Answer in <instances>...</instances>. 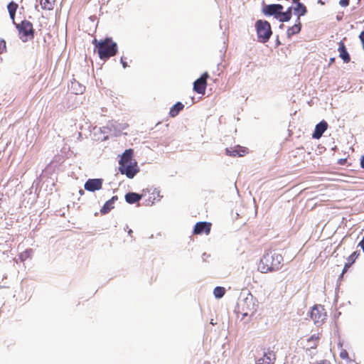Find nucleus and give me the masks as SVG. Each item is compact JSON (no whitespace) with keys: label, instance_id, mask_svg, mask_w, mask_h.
<instances>
[{"label":"nucleus","instance_id":"7","mask_svg":"<svg viewBox=\"0 0 364 364\" xmlns=\"http://www.w3.org/2000/svg\"><path fill=\"white\" fill-rule=\"evenodd\" d=\"M209 75L207 72L204 73L198 79L193 83V90L198 94H205L207 87V79Z\"/></svg>","mask_w":364,"mask_h":364},{"label":"nucleus","instance_id":"12","mask_svg":"<svg viewBox=\"0 0 364 364\" xmlns=\"http://www.w3.org/2000/svg\"><path fill=\"white\" fill-rule=\"evenodd\" d=\"M212 224L208 222H198L193 228V234L201 235L205 233L208 235L210 232Z\"/></svg>","mask_w":364,"mask_h":364},{"label":"nucleus","instance_id":"28","mask_svg":"<svg viewBox=\"0 0 364 364\" xmlns=\"http://www.w3.org/2000/svg\"><path fill=\"white\" fill-rule=\"evenodd\" d=\"M340 358L343 359V360H350L349 355H348V353L345 349H343L340 352Z\"/></svg>","mask_w":364,"mask_h":364},{"label":"nucleus","instance_id":"13","mask_svg":"<svg viewBox=\"0 0 364 364\" xmlns=\"http://www.w3.org/2000/svg\"><path fill=\"white\" fill-rule=\"evenodd\" d=\"M282 9L283 6L281 4H270L264 8V11L265 14L269 16L274 15L277 18H278Z\"/></svg>","mask_w":364,"mask_h":364},{"label":"nucleus","instance_id":"18","mask_svg":"<svg viewBox=\"0 0 364 364\" xmlns=\"http://www.w3.org/2000/svg\"><path fill=\"white\" fill-rule=\"evenodd\" d=\"M117 200V196H114L111 199L108 200L101 208V213L106 214L114 208V203Z\"/></svg>","mask_w":364,"mask_h":364},{"label":"nucleus","instance_id":"35","mask_svg":"<svg viewBox=\"0 0 364 364\" xmlns=\"http://www.w3.org/2000/svg\"><path fill=\"white\" fill-rule=\"evenodd\" d=\"M360 166L364 168V156H363L360 159Z\"/></svg>","mask_w":364,"mask_h":364},{"label":"nucleus","instance_id":"19","mask_svg":"<svg viewBox=\"0 0 364 364\" xmlns=\"http://www.w3.org/2000/svg\"><path fill=\"white\" fill-rule=\"evenodd\" d=\"M141 199V194L136 193H128L125 195L126 202L129 204H134Z\"/></svg>","mask_w":364,"mask_h":364},{"label":"nucleus","instance_id":"27","mask_svg":"<svg viewBox=\"0 0 364 364\" xmlns=\"http://www.w3.org/2000/svg\"><path fill=\"white\" fill-rule=\"evenodd\" d=\"M358 255L359 254L357 253V252H353L348 258V262L352 264L358 257Z\"/></svg>","mask_w":364,"mask_h":364},{"label":"nucleus","instance_id":"11","mask_svg":"<svg viewBox=\"0 0 364 364\" xmlns=\"http://www.w3.org/2000/svg\"><path fill=\"white\" fill-rule=\"evenodd\" d=\"M103 180L101 178L88 179L85 185V190L91 192L100 190L102 187Z\"/></svg>","mask_w":364,"mask_h":364},{"label":"nucleus","instance_id":"33","mask_svg":"<svg viewBox=\"0 0 364 364\" xmlns=\"http://www.w3.org/2000/svg\"><path fill=\"white\" fill-rule=\"evenodd\" d=\"M359 38L362 43L363 46H364V31L360 33Z\"/></svg>","mask_w":364,"mask_h":364},{"label":"nucleus","instance_id":"22","mask_svg":"<svg viewBox=\"0 0 364 364\" xmlns=\"http://www.w3.org/2000/svg\"><path fill=\"white\" fill-rule=\"evenodd\" d=\"M271 353H264L263 357L257 360L256 364H274V359L271 358Z\"/></svg>","mask_w":364,"mask_h":364},{"label":"nucleus","instance_id":"2","mask_svg":"<svg viewBox=\"0 0 364 364\" xmlns=\"http://www.w3.org/2000/svg\"><path fill=\"white\" fill-rule=\"evenodd\" d=\"M283 257L279 254L266 253L261 258L258 264V270L262 273H267L278 270Z\"/></svg>","mask_w":364,"mask_h":364},{"label":"nucleus","instance_id":"34","mask_svg":"<svg viewBox=\"0 0 364 364\" xmlns=\"http://www.w3.org/2000/svg\"><path fill=\"white\" fill-rule=\"evenodd\" d=\"M359 246L363 249V250L364 251V237L363 238V240L360 242L359 243Z\"/></svg>","mask_w":364,"mask_h":364},{"label":"nucleus","instance_id":"20","mask_svg":"<svg viewBox=\"0 0 364 364\" xmlns=\"http://www.w3.org/2000/svg\"><path fill=\"white\" fill-rule=\"evenodd\" d=\"M18 7V4L14 1H11L7 5V9H8L10 18L14 23H15V22H14L15 15H16V12Z\"/></svg>","mask_w":364,"mask_h":364},{"label":"nucleus","instance_id":"3","mask_svg":"<svg viewBox=\"0 0 364 364\" xmlns=\"http://www.w3.org/2000/svg\"><path fill=\"white\" fill-rule=\"evenodd\" d=\"M16 27L22 41L26 42L34 38V28L29 21L23 20L20 23H16Z\"/></svg>","mask_w":364,"mask_h":364},{"label":"nucleus","instance_id":"37","mask_svg":"<svg viewBox=\"0 0 364 364\" xmlns=\"http://www.w3.org/2000/svg\"><path fill=\"white\" fill-rule=\"evenodd\" d=\"M248 315H250V314L248 312H244L243 313V317L247 316Z\"/></svg>","mask_w":364,"mask_h":364},{"label":"nucleus","instance_id":"24","mask_svg":"<svg viewBox=\"0 0 364 364\" xmlns=\"http://www.w3.org/2000/svg\"><path fill=\"white\" fill-rule=\"evenodd\" d=\"M55 0H41L40 4L43 9L52 10Z\"/></svg>","mask_w":364,"mask_h":364},{"label":"nucleus","instance_id":"39","mask_svg":"<svg viewBox=\"0 0 364 364\" xmlns=\"http://www.w3.org/2000/svg\"><path fill=\"white\" fill-rule=\"evenodd\" d=\"M334 61V58H331V62H333Z\"/></svg>","mask_w":364,"mask_h":364},{"label":"nucleus","instance_id":"38","mask_svg":"<svg viewBox=\"0 0 364 364\" xmlns=\"http://www.w3.org/2000/svg\"><path fill=\"white\" fill-rule=\"evenodd\" d=\"M132 232H132V230H129V232H128V233H129V235H132Z\"/></svg>","mask_w":364,"mask_h":364},{"label":"nucleus","instance_id":"6","mask_svg":"<svg viewBox=\"0 0 364 364\" xmlns=\"http://www.w3.org/2000/svg\"><path fill=\"white\" fill-rule=\"evenodd\" d=\"M310 316L315 324H322L327 317L324 306L321 304H317L313 306Z\"/></svg>","mask_w":364,"mask_h":364},{"label":"nucleus","instance_id":"1","mask_svg":"<svg viewBox=\"0 0 364 364\" xmlns=\"http://www.w3.org/2000/svg\"><path fill=\"white\" fill-rule=\"evenodd\" d=\"M92 44L95 46V51L97 53L99 58L102 60H107L114 56L118 50L117 44L112 38H106L100 41L95 38L92 41Z\"/></svg>","mask_w":364,"mask_h":364},{"label":"nucleus","instance_id":"21","mask_svg":"<svg viewBox=\"0 0 364 364\" xmlns=\"http://www.w3.org/2000/svg\"><path fill=\"white\" fill-rule=\"evenodd\" d=\"M183 108L184 105L181 102H178L170 109L169 115L171 117H175Z\"/></svg>","mask_w":364,"mask_h":364},{"label":"nucleus","instance_id":"30","mask_svg":"<svg viewBox=\"0 0 364 364\" xmlns=\"http://www.w3.org/2000/svg\"><path fill=\"white\" fill-rule=\"evenodd\" d=\"M349 3H350V0H340L339 1V4L342 6V7H346L349 5Z\"/></svg>","mask_w":364,"mask_h":364},{"label":"nucleus","instance_id":"16","mask_svg":"<svg viewBox=\"0 0 364 364\" xmlns=\"http://www.w3.org/2000/svg\"><path fill=\"white\" fill-rule=\"evenodd\" d=\"M296 6L292 8L294 9V13L297 16V18L300 19V16H304L307 12L306 7L299 1L294 2Z\"/></svg>","mask_w":364,"mask_h":364},{"label":"nucleus","instance_id":"8","mask_svg":"<svg viewBox=\"0 0 364 364\" xmlns=\"http://www.w3.org/2000/svg\"><path fill=\"white\" fill-rule=\"evenodd\" d=\"M134 151L132 149L125 150L122 154L121 159L119 161V166H125L127 165H135L137 164L136 160L133 158Z\"/></svg>","mask_w":364,"mask_h":364},{"label":"nucleus","instance_id":"9","mask_svg":"<svg viewBox=\"0 0 364 364\" xmlns=\"http://www.w3.org/2000/svg\"><path fill=\"white\" fill-rule=\"evenodd\" d=\"M248 153V149L240 145L233 147L226 148L225 154L232 157H242Z\"/></svg>","mask_w":364,"mask_h":364},{"label":"nucleus","instance_id":"25","mask_svg":"<svg viewBox=\"0 0 364 364\" xmlns=\"http://www.w3.org/2000/svg\"><path fill=\"white\" fill-rule=\"evenodd\" d=\"M319 341L318 335H312L308 340L307 342L309 345L310 348H316Z\"/></svg>","mask_w":364,"mask_h":364},{"label":"nucleus","instance_id":"5","mask_svg":"<svg viewBox=\"0 0 364 364\" xmlns=\"http://www.w3.org/2000/svg\"><path fill=\"white\" fill-rule=\"evenodd\" d=\"M141 196L144 200V205L147 206L152 205L156 201H159L161 198L160 191L154 188L144 189Z\"/></svg>","mask_w":364,"mask_h":364},{"label":"nucleus","instance_id":"14","mask_svg":"<svg viewBox=\"0 0 364 364\" xmlns=\"http://www.w3.org/2000/svg\"><path fill=\"white\" fill-rule=\"evenodd\" d=\"M328 128V124L326 121H321L316 125L314 132L312 134L313 138L318 139Z\"/></svg>","mask_w":364,"mask_h":364},{"label":"nucleus","instance_id":"29","mask_svg":"<svg viewBox=\"0 0 364 364\" xmlns=\"http://www.w3.org/2000/svg\"><path fill=\"white\" fill-rule=\"evenodd\" d=\"M6 46L4 41H0V55L6 51Z\"/></svg>","mask_w":364,"mask_h":364},{"label":"nucleus","instance_id":"36","mask_svg":"<svg viewBox=\"0 0 364 364\" xmlns=\"http://www.w3.org/2000/svg\"><path fill=\"white\" fill-rule=\"evenodd\" d=\"M318 3L321 4V5H323L325 4V2L323 1L322 0H318Z\"/></svg>","mask_w":364,"mask_h":364},{"label":"nucleus","instance_id":"4","mask_svg":"<svg viewBox=\"0 0 364 364\" xmlns=\"http://www.w3.org/2000/svg\"><path fill=\"white\" fill-rule=\"evenodd\" d=\"M255 26L259 41L266 43L272 33L269 23L267 21L258 20Z\"/></svg>","mask_w":364,"mask_h":364},{"label":"nucleus","instance_id":"23","mask_svg":"<svg viewBox=\"0 0 364 364\" xmlns=\"http://www.w3.org/2000/svg\"><path fill=\"white\" fill-rule=\"evenodd\" d=\"M291 10L292 7H289L287 11L282 12L279 14V18L280 21H289L291 18Z\"/></svg>","mask_w":364,"mask_h":364},{"label":"nucleus","instance_id":"15","mask_svg":"<svg viewBox=\"0 0 364 364\" xmlns=\"http://www.w3.org/2000/svg\"><path fill=\"white\" fill-rule=\"evenodd\" d=\"M338 51L339 52V57L344 61V63H349L350 57L347 51L344 43L341 41L338 43Z\"/></svg>","mask_w":364,"mask_h":364},{"label":"nucleus","instance_id":"32","mask_svg":"<svg viewBox=\"0 0 364 364\" xmlns=\"http://www.w3.org/2000/svg\"><path fill=\"white\" fill-rule=\"evenodd\" d=\"M350 265H351V263H349V262H347L345 264L342 274H343L348 270V269L350 267Z\"/></svg>","mask_w":364,"mask_h":364},{"label":"nucleus","instance_id":"40","mask_svg":"<svg viewBox=\"0 0 364 364\" xmlns=\"http://www.w3.org/2000/svg\"><path fill=\"white\" fill-rule=\"evenodd\" d=\"M22 0H20V1H21Z\"/></svg>","mask_w":364,"mask_h":364},{"label":"nucleus","instance_id":"10","mask_svg":"<svg viewBox=\"0 0 364 364\" xmlns=\"http://www.w3.org/2000/svg\"><path fill=\"white\" fill-rule=\"evenodd\" d=\"M119 171L122 174L126 175L127 178H133L139 171V168L138 164H135V165L119 166Z\"/></svg>","mask_w":364,"mask_h":364},{"label":"nucleus","instance_id":"31","mask_svg":"<svg viewBox=\"0 0 364 364\" xmlns=\"http://www.w3.org/2000/svg\"><path fill=\"white\" fill-rule=\"evenodd\" d=\"M120 60L124 68L128 66L127 62L126 61V58L122 57Z\"/></svg>","mask_w":364,"mask_h":364},{"label":"nucleus","instance_id":"26","mask_svg":"<svg viewBox=\"0 0 364 364\" xmlns=\"http://www.w3.org/2000/svg\"><path fill=\"white\" fill-rule=\"evenodd\" d=\"M225 293V289L222 287H217L214 289L213 294L216 298H222Z\"/></svg>","mask_w":364,"mask_h":364},{"label":"nucleus","instance_id":"17","mask_svg":"<svg viewBox=\"0 0 364 364\" xmlns=\"http://www.w3.org/2000/svg\"><path fill=\"white\" fill-rule=\"evenodd\" d=\"M301 28V23L299 18H297L296 21V23L289 27L287 29V35L289 38H291L292 36L297 34L300 32Z\"/></svg>","mask_w":364,"mask_h":364}]
</instances>
